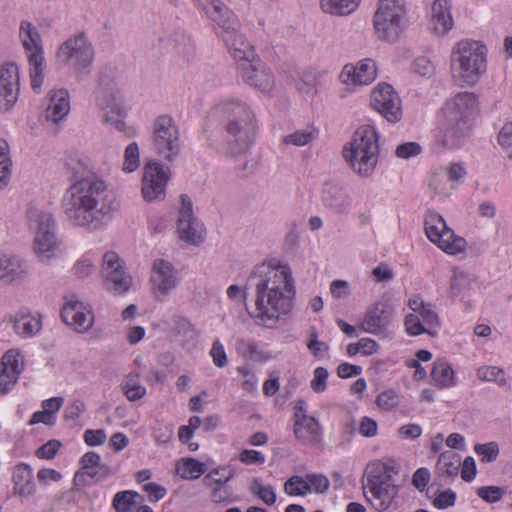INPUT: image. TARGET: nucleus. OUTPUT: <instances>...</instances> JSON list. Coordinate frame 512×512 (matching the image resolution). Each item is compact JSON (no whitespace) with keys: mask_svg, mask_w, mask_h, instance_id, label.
<instances>
[{"mask_svg":"<svg viewBox=\"0 0 512 512\" xmlns=\"http://www.w3.org/2000/svg\"><path fill=\"white\" fill-rule=\"evenodd\" d=\"M205 471V464L194 458H183L176 465V473L183 479H197Z\"/></svg>","mask_w":512,"mask_h":512,"instance_id":"obj_35","label":"nucleus"},{"mask_svg":"<svg viewBox=\"0 0 512 512\" xmlns=\"http://www.w3.org/2000/svg\"><path fill=\"white\" fill-rule=\"evenodd\" d=\"M477 107V98L471 92H461L448 100L443 108L442 143L453 147L469 133V120Z\"/></svg>","mask_w":512,"mask_h":512,"instance_id":"obj_5","label":"nucleus"},{"mask_svg":"<svg viewBox=\"0 0 512 512\" xmlns=\"http://www.w3.org/2000/svg\"><path fill=\"white\" fill-rule=\"evenodd\" d=\"M226 47L234 62L235 69L258 57L254 46L236 26L226 27Z\"/></svg>","mask_w":512,"mask_h":512,"instance_id":"obj_23","label":"nucleus"},{"mask_svg":"<svg viewBox=\"0 0 512 512\" xmlns=\"http://www.w3.org/2000/svg\"><path fill=\"white\" fill-rule=\"evenodd\" d=\"M432 29L436 34H446L453 26L449 0H435L431 9Z\"/></svg>","mask_w":512,"mask_h":512,"instance_id":"obj_29","label":"nucleus"},{"mask_svg":"<svg viewBox=\"0 0 512 512\" xmlns=\"http://www.w3.org/2000/svg\"><path fill=\"white\" fill-rule=\"evenodd\" d=\"M412 69L418 75L426 78L432 77L435 73L434 64L429 58L425 56L416 58L414 60Z\"/></svg>","mask_w":512,"mask_h":512,"instance_id":"obj_52","label":"nucleus"},{"mask_svg":"<svg viewBox=\"0 0 512 512\" xmlns=\"http://www.w3.org/2000/svg\"><path fill=\"white\" fill-rule=\"evenodd\" d=\"M294 435L303 444H316L321 440V428L314 417L294 422Z\"/></svg>","mask_w":512,"mask_h":512,"instance_id":"obj_31","label":"nucleus"},{"mask_svg":"<svg viewBox=\"0 0 512 512\" xmlns=\"http://www.w3.org/2000/svg\"><path fill=\"white\" fill-rule=\"evenodd\" d=\"M328 371L324 367H317L314 371V377L311 381V388L313 391L320 393L326 389Z\"/></svg>","mask_w":512,"mask_h":512,"instance_id":"obj_59","label":"nucleus"},{"mask_svg":"<svg viewBox=\"0 0 512 512\" xmlns=\"http://www.w3.org/2000/svg\"><path fill=\"white\" fill-rule=\"evenodd\" d=\"M321 72L316 70H306L300 73L297 81V89L304 94H311L316 92L320 83Z\"/></svg>","mask_w":512,"mask_h":512,"instance_id":"obj_39","label":"nucleus"},{"mask_svg":"<svg viewBox=\"0 0 512 512\" xmlns=\"http://www.w3.org/2000/svg\"><path fill=\"white\" fill-rule=\"evenodd\" d=\"M420 152L421 146L417 142H407L397 147L396 156L402 159H408L420 154Z\"/></svg>","mask_w":512,"mask_h":512,"instance_id":"obj_61","label":"nucleus"},{"mask_svg":"<svg viewBox=\"0 0 512 512\" xmlns=\"http://www.w3.org/2000/svg\"><path fill=\"white\" fill-rule=\"evenodd\" d=\"M151 282L157 299L168 295L177 284L175 269L172 264L163 259L154 261Z\"/></svg>","mask_w":512,"mask_h":512,"instance_id":"obj_27","label":"nucleus"},{"mask_svg":"<svg viewBox=\"0 0 512 512\" xmlns=\"http://www.w3.org/2000/svg\"><path fill=\"white\" fill-rule=\"evenodd\" d=\"M361 0H320L325 13L332 15H349L356 10Z\"/></svg>","mask_w":512,"mask_h":512,"instance_id":"obj_34","label":"nucleus"},{"mask_svg":"<svg viewBox=\"0 0 512 512\" xmlns=\"http://www.w3.org/2000/svg\"><path fill=\"white\" fill-rule=\"evenodd\" d=\"M398 465L395 460H375L365 468L362 490L367 502L377 511L390 509L398 496L399 486L395 483Z\"/></svg>","mask_w":512,"mask_h":512,"instance_id":"obj_3","label":"nucleus"},{"mask_svg":"<svg viewBox=\"0 0 512 512\" xmlns=\"http://www.w3.org/2000/svg\"><path fill=\"white\" fill-rule=\"evenodd\" d=\"M378 135L372 125H362L352 140L343 148V157L352 170L361 176H370L378 162Z\"/></svg>","mask_w":512,"mask_h":512,"instance_id":"obj_6","label":"nucleus"},{"mask_svg":"<svg viewBox=\"0 0 512 512\" xmlns=\"http://www.w3.org/2000/svg\"><path fill=\"white\" fill-rule=\"evenodd\" d=\"M250 491L267 505H273L276 502L277 497L273 487L264 486L259 478L252 480Z\"/></svg>","mask_w":512,"mask_h":512,"instance_id":"obj_44","label":"nucleus"},{"mask_svg":"<svg viewBox=\"0 0 512 512\" xmlns=\"http://www.w3.org/2000/svg\"><path fill=\"white\" fill-rule=\"evenodd\" d=\"M27 273L25 263L15 256H0V281L10 284L21 279Z\"/></svg>","mask_w":512,"mask_h":512,"instance_id":"obj_30","label":"nucleus"},{"mask_svg":"<svg viewBox=\"0 0 512 512\" xmlns=\"http://www.w3.org/2000/svg\"><path fill=\"white\" fill-rule=\"evenodd\" d=\"M431 378L434 385L441 389L450 388L456 384L454 370L445 360L434 362Z\"/></svg>","mask_w":512,"mask_h":512,"instance_id":"obj_33","label":"nucleus"},{"mask_svg":"<svg viewBox=\"0 0 512 512\" xmlns=\"http://www.w3.org/2000/svg\"><path fill=\"white\" fill-rule=\"evenodd\" d=\"M56 57L63 64L72 63L78 74H88L92 65L94 50L83 33L64 41L58 48Z\"/></svg>","mask_w":512,"mask_h":512,"instance_id":"obj_13","label":"nucleus"},{"mask_svg":"<svg viewBox=\"0 0 512 512\" xmlns=\"http://www.w3.org/2000/svg\"><path fill=\"white\" fill-rule=\"evenodd\" d=\"M138 496L137 492L131 490L117 492L113 498V508L117 512H129Z\"/></svg>","mask_w":512,"mask_h":512,"instance_id":"obj_45","label":"nucleus"},{"mask_svg":"<svg viewBox=\"0 0 512 512\" xmlns=\"http://www.w3.org/2000/svg\"><path fill=\"white\" fill-rule=\"evenodd\" d=\"M121 389L130 401H137L146 394L145 387L138 383V375L130 374L121 384Z\"/></svg>","mask_w":512,"mask_h":512,"instance_id":"obj_41","label":"nucleus"},{"mask_svg":"<svg viewBox=\"0 0 512 512\" xmlns=\"http://www.w3.org/2000/svg\"><path fill=\"white\" fill-rule=\"evenodd\" d=\"M29 220L35 223L34 249L41 261L57 257L60 249L56 237V222L52 214L38 209L28 211Z\"/></svg>","mask_w":512,"mask_h":512,"instance_id":"obj_9","label":"nucleus"},{"mask_svg":"<svg viewBox=\"0 0 512 512\" xmlns=\"http://www.w3.org/2000/svg\"><path fill=\"white\" fill-rule=\"evenodd\" d=\"M19 37L26 51H29L31 86L38 91L44 80V50L37 28L29 21L23 20L19 27Z\"/></svg>","mask_w":512,"mask_h":512,"instance_id":"obj_10","label":"nucleus"},{"mask_svg":"<svg viewBox=\"0 0 512 512\" xmlns=\"http://www.w3.org/2000/svg\"><path fill=\"white\" fill-rule=\"evenodd\" d=\"M460 466V458L458 455L446 452L442 453L439 456L438 463H437V469L442 474H446L448 476H454L458 473Z\"/></svg>","mask_w":512,"mask_h":512,"instance_id":"obj_42","label":"nucleus"},{"mask_svg":"<svg viewBox=\"0 0 512 512\" xmlns=\"http://www.w3.org/2000/svg\"><path fill=\"white\" fill-rule=\"evenodd\" d=\"M377 77V65L371 58L344 65L339 80L342 84L353 87L370 85Z\"/></svg>","mask_w":512,"mask_h":512,"instance_id":"obj_21","label":"nucleus"},{"mask_svg":"<svg viewBox=\"0 0 512 512\" xmlns=\"http://www.w3.org/2000/svg\"><path fill=\"white\" fill-rule=\"evenodd\" d=\"M67 173L71 180H101L89 170L87 163L79 158H70L66 163Z\"/></svg>","mask_w":512,"mask_h":512,"instance_id":"obj_36","label":"nucleus"},{"mask_svg":"<svg viewBox=\"0 0 512 512\" xmlns=\"http://www.w3.org/2000/svg\"><path fill=\"white\" fill-rule=\"evenodd\" d=\"M320 201L324 208L337 215L347 214L352 206V199L346 188L332 181L322 185Z\"/></svg>","mask_w":512,"mask_h":512,"instance_id":"obj_24","label":"nucleus"},{"mask_svg":"<svg viewBox=\"0 0 512 512\" xmlns=\"http://www.w3.org/2000/svg\"><path fill=\"white\" fill-rule=\"evenodd\" d=\"M226 295L228 296L229 300L235 303V305L239 308H246V298L247 293L246 289L242 288L238 285H231L226 290Z\"/></svg>","mask_w":512,"mask_h":512,"instance_id":"obj_55","label":"nucleus"},{"mask_svg":"<svg viewBox=\"0 0 512 512\" xmlns=\"http://www.w3.org/2000/svg\"><path fill=\"white\" fill-rule=\"evenodd\" d=\"M238 459L242 463H245L247 465H253V464L262 465L266 460L264 454L261 453L260 451L249 450V449L243 450L239 454Z\"/></svg>","mask_w":512,"mask_h":512,"instance_id":"obj_60","label":"nucleus"},{"mask_svg":"<svg viewBox=\"0 0 512 512\" xmlns=\"http://www.w3.org/2000/svg\"><path fill=\"white\" fill-rule=\"evenodd\" d=\"M254 112L246 102L230 98L226 101V155L246 154L257 134Z\"/></svg>","mask_w":512,"mask_h":512,"instance_id":"obj_4","label":"nucleus"},{"mask_svg":"<svg viewBox=\"0 0 512 512\" xmlns=\"http://www.w3.org/2000/svg\"><path fill=\"white\" fill-rule=\"evenodd\" d=\"M456 495L451 490L440 492L433 500V505L438 509H446L455 504Z\"/></svg>","mask_w":512,"mask_h":512,"instance_id":"obj_64","label":"nucleus"},{"mask_svg":"<svg viewBox=\"0 0 512 512\" xmlns=\"http://www.w3.org/2000/svg\"><path fill=\"white\" fill-rule=\"evenodd\" d=\"M64 214L78 227L95 231L103 227L112 211L107 185L103 180L74 182L62 200Z\"/></svg>","mask_w":512,"mask_h":512,"instance_id":"obj_2","label":"nucleus"},{"mask_svg":"<svg viewBox=\"0 0 512 512\" xmlns=\"http://www.w3.org/2000/svg\"><path fill=\"white\" fill-rule=\"evenodd\" d=\"M181 208L178 216V233L181 240L199 245L204 241L205 228L203 223L194 216L193 203L189 196L182 194Z\"/></svg>","mask_w":512,"mask_h":512,"instance_id":"obj_18","label":"nucleus"},{"mask_svg":"<svg viewBox=\"0 0 512 512\" xmlns=\"http://www.w3.org/2000/svg\"><path fill=\"white\" fill-rule=\"evenodd\" d=\"M140 165L139 147L136 142L130 143L124 153L123 170L125 172H133Z\"/></svg>","mask_w":512,"mask_h":512,"instance_id":"obj_47","label":"nucleus"},{"mask_svg":"<svg viewBox=\"0 0 512 512\" xmlns=\"http://www.w3.org/2000/svg\"><path fill=\"white\" fill-rule=\"evenodd\" d=\"M373 25L379 40L395 43L407 26L405 1L379 0L373 17Z\"/></svg>","mask_w":512,"mask_h":512,"instance_id":"obj_8","label":"nucleus"},{"mask_svg":"<svg viewBox=\"0 0 512 512\" xmlns=\"http://www.w3.org/2000/svg\"><path fill=\"white\" fill-rule=\"evenodd\" d=\"M70 111L69 93L59 89L49 93V103L45 110V118L54 124L60 123Z\"/></svg>","mask_w":512,"mask_h":512,"instance_id":"obj_28","label":"nucleus"},{"mask_svg":"<svg viewBox=\"0 0 512 512\" xmlns=\"http://www.w3.org/2000/svg\"><path fill=\"white\" fill-rule=\"evenodd\" d=\"M447 176L441 173L433 175L430 186L439 195L447 196L454 189L453 186L447 185Z\"/></svg>","mask_w":512,"mask_h":512,"instance_id":"obj_56","label":"nucleus"},{"mask_svg":"<svg viewBox=\"0 0 512 512\" xmlns=\"http://www.w3.org/2000/svg\"><path fill=\"white\" fill-rule=\"evenodd\" d=\"M394 315L395 311L392 305L384 301H377L366 309L360 327L366 333L388 337Z\"/></svg>","mask_w":512,"mask_h":512,"instance_id":"obj_17","label":"nucleus"},{"mask_svg":"<svg viewBox=\"0 0 512 512\" xmlns=\"http://www.w3.org/2000/svg\"><path fill=\"white\" fill-rule=\"evenodd\" d=\"M152 141L156 153L172 162L180 154L179 129L174 119L167 114L158 116L152 125Z\"/></svg>","mask_w":512,"mask_h":512,"instance_id":"obj_11","label":"nucleus"},{"mask_svg":"<svg viewBox=\"0 0 512 512\" xmlns=\"http://www.w3.org/2000/svg\"><path fill=\"white\" fill-rule=\"evenodd\" d=\"M377 405L380 408L390 410L397 405V394L393 390H386L377 396Z\"/></svg>","mask_w":512,"mask_h":512,"instance_id":"obj_63","label":"nucleus"},{"mask_svg":"<svg viewBox=\"0 0 512 512\" xmlns=\"http://www.w3.org/2000/svg\"><path fill=\"white\" fill-rule=\"evenodd\" d=\"M475 451L482 457L483 462H492L499 454V448L496 442L477 444L475 446Z\"/></svg>","mask_w":512,"mask_h":512,"instance_id":"obj_53","label":"nucleus"},{"mask_svg":"<svg viewBox=\"0 0 512 512\" xmlns=\"http://www.w3.org/2000/svg\"><path fill=\"white\" fill-rule=\"evenodd\" d=\"M62 320L77 332L89 330L94 322L93 313L78 300H69L61 310Z\"/></svg>","mask_w":512,"mask_h":512,"instance_id":"obj_26","label":"nucleus"},{"mask_svg":"<svg viewBox=\"0 0 512 512\" xmlns=\"http://www.w3.org/2000/svg\"><path fill=\"white\" fill-rule=\"evenodd\" d=\"M284 491L290 496H304L311 492V487L306 477L294 475L284 483Z\"/></svg>","mask_w":512,"mask_h":512,"instance_id":"obj_43","label":"nucleus"},{"mask_svg":"<svg viewBox=\"0 0 512 512\" xmlns=\"http://www.w3.org/2000/svg\"><path fill=\"white\" fill-rule=\"evenodd\" d=\"M169 168L160 161L147 162L143 168L142 194L146 201L162 200L169 181Z\"/></svg>","mask_w":512,"mask_h":512,"instance_id":"obj_16","label":"nucleus"},{"mask_svg":"<svg viewBox=\"0 0 512 512\" xmlns=\"http://www.w3.org/2000/svg\"><path fill=\"white\" fill-rule=\"evenodd\" d=\"M95 104L103 112L104 120H111L114 114L123 109L119 91L113 78L105 72L99 74L95 91Z\"/></svg>","mask_w":512,"mask_h":512,"instance_id":"obj_19","label":"nucleus"},{"mask_svg":"<svg viewBox=\"0 0 512 512\" xmlns=\"http://www.w3.org/2000/svg\"><path fill=\"white\" fill-rule=\"evenodd\" d=\"M100 455L96 452L90 451L85 453L81 458V468L76 472L74 481L77 484L86 485L88 482L85 479V473H89L90 470H93L96 466L100 464Z\"/></svg>","mask_w":512,"mask_h":512,"instance_id":"obj_40","label":"nucleus"},{"mask_svg":"<svg viewBox=\"0 0 512 512\" xmlns=\"http://www.w3.org/2000/svg\"><path fill=\"white\" fill-rule=\"evenodd\" d=\"M470 281L462 271H454L450 282V292L453 296L460 295L463 291L469 288Z\"/></svg>","mask_w":512,"mask_h":512,"instance_id":"obj_51","label":"nucleus"},{"mask_svg":"<svg viewBox=\"0 0 512 512\" xmlns=\"http://www.w3.org/2000/svg\"><path fill=\"white\" fill-rule=\"evenodd\" d=\"M306 481L311 487V492L324 493L330 486L328 478L322 474H308Z\"/></svg>","mask_w":512,"mask_h":512,"instance_id":"obj_54","label":"nucleus"},{"mask_svg":"<svg viewBox=\"0 0 512 512\" xmlns=\"http://www.w3.org/2000/svg\"><path fill=\"white\" fill-rule=\"evenodd\" d=\"M315 138V134L311 130H297L283 138V142L287 145L305 146L311 143Z\"/></svg>","mask_w":512,"mask_h":512,"instance_id":"obj_48","label":"nucleus"},{"mask_svg":"<svg viewBox=\"0 0 512 512\" xmlns=\"http://www.w3.org/2000/svg\"><path fill=\"white\" fill-rule=\"evenodd\" d=\"M102 273L107 289L114 294H124L132 285V277L126 269L125 262L114 251H108L103 255Z\"/></svg>","mask_w":512,"mask_h":512,"instance_id":"obj_14","label":"nucleus"},{"mask_svg":"<svg viewBox=\"0 0 512 512\" xmlns=\"http://www.w3.org/2000/svg\"><path fill=\"white\" fill-rule=\"evenodd\" d=\"M487 49L478 41L458 42L451 52V70L453 77L468 85L475 84L487 68Z\"/></svg>","mask_w":512,"mask_h":512,"instance_id":"obj_7","label":"nucleus"},{"mask_svg":"<svg viewBox=\"0 0 512 512\" xmlns=\"http://www.w3.org/2000/svg\"><path fill=\"white\" fill-rule=\"evenodd\" d=\"M371 106L391 123L402 118L400 97L388 83L381 82L374 87L371 92Z\"/></svg>","mask_w":512,"mask_h":512,"instance_id":"obj_15","label":"nucleus"},{"mask_svg":"<svg viewBox=\"0 0 512 512\" xmlns=\"http://www.w3.org/2000/svg\"><path fill=\"white\" fill-rule=\"evenodd\" d=\"M23 359L19 351L8 350L2 357L0 363V393H8L17 383L23 371Z\"/></svg>","mask_w":512,"mask_h":512,"instance_id":"obj_25","label":"nucleus"},{"mask_svg":"<svg viewBox=\"0 0 512 512\" xmlns=\"http://www.w3.org/2000/svg\"><path fill=\"white\" fill-rule=\"evenodd\" d=\"M424 225L428 239L447 254L456 255L465 250V239L455 235L440 214L427 212Z\"/></svg>","mask_w":512,"mask_h":512,"instance_id":"obj_12","label":"nucleus"},{"mask_svg":"<svg viewBox=\"0 0 512 512\" xmlns=\"http://www.w3.org/2000/svg\"><path fill=\"white\" fill-rule=\"evenodd\" d=\"M174 330L179 335H183L188 339H194L196 332L193 325L184 317L177 316L174 318Z\"/></svg>","mask_w":512,"mask_h":512,"instance_id":"obj_57","label":"nucleus"},{"mask_svg":"<svg viewBox=\"0 0 512 512\" xmlns=\"http://www.w3.org/2000/svg\"><path fill=\"white\" fill-rule=\"evenodd\" d=\"M60 447L61 443L58 440H49L47 443L37 449L36 455L42 459H52Z\"/></svg>","mask_w":512,"mask_h":512,"instance_id":"obj_62","label":"nucleus"},{"mask_svg":"<svg viewBox=\"0 0 512 512\" xmlns=\"http://www.w3.org/2000/svg\"><path fill=\"white\" fill-rule=\"evenodd\" d=\"M477 495L488 503H495L503 496V490L496 486H484L477 489Z\"/></svg>","mask_w":512,"mask_h":512,"instance_id":"obj_58","label":"nucleus"},{"mask_svg":"<svg viewBox=\"0 0 512 512\" xmlns=\"http://www.w3.org/2000/svg\"><path fill=\"white\" fill-rule=\"evenodd\" d=\"M236 72L245 84L260 92L268 93L274 88V76L259 56L236 68Z\"/></svg>","mask_w":512,"mask_h":512,"instance_id":"obj_20","label":"nucleus"},{"mask_svg":"<svg viewBox=\"0 0 512 512\" xmlns=\"http://www.w3.org/2000/svg\"><path fill=\"white\" fill-rule=\"evenodd\" d=\"M202 5L208 17L220 28H223L222 1L204 0Z\"/></svg>","mask_w":512,"mask_h":512,"instance_id":"obj_49","label":"nucleus"},{"mask_svg":"<svg viewBox=\"0 0 512 512\" xmlns=\"http://www.w3.org/2000/svg\"><path fill=\"white\" fill-rule=\"evenodd\" d=\"M477 376L483 381H494L500 386H505L507 381L504 371L496 366H483L477 370Z\"/></svg>","mask_w":512,"mask_h":512,"instance_id":"obj_46","label":"nucleus"},{"mask_svg":"<svg viewBox=\"0 0 512 512\" xmlns=\"http://www.w3.org/2000/svg\"><path fill=\"white\" fill-rule=\"evenodd\" d=\"M10 321L13 323L14 331L22 337L33 336L40 330V322L26 314L11 317Z\"/></svg>","mask_w":512,"mask_h":512,"instance_id":"obj_37","label":"nucleus"},{"mask_svg":"<svg viewBox=\"0 0 512 512\" xmlns=\"http://www.w3.org/2000/svg\"><path fill=\"white\" fill-rule=\"evenodd\" d=\"M404 324L406 332L411 336H417L423 333H428L431 336L436 335V332H432L429 329H426L419 317L415 314H408L405 317Z\"/></svg>","mask_w":512,"mask_h":512,"instance_id":"obj_50","label":"nucleus"},{"mask_svg":"<svg viewBox=\"0 0 512 512\" xmlns=\"http://www.w3.org/2000/svg\"><path fill=\"white\" fill-rule=\"evenodd\" d=\"M247 285L255 290L254 308L247 311L257 324L273 328L291 311L295 286L288 266L261 263L252 270Z\"/></svg>","mask_w":512,"mask_h":512,"instance_id":"obj_1","label":"nucleus"},{"mask_svg":"<svg viewBox=\"0 0 512 512\" xmlns=\"http://www.w3.org/2000/svg\"><path fill=\"white\" fill-rule=\"evenodd\" d=\"M11 166L9 144L5 139H0V189L5 188L9 183Z\"/></svg>","mask_w":512,"mask_h":512,"instance_id":"obj_38","label":"nucleus"},{"mask_svg":"<svg viewBox=\"0 0 512 512\" xmlns=\"http://www.w3.org/2000/svg\"><path fill=\"white\" fill-rule=\"evenodd\" d=\"M19 69L14 62H6L0 68V110L9 111L17 102L20 90Z\"/></svg>","mask_w":512,"mask_h":512,"instance_id":"obj_22","label":"nucleus"},{"mask_svg":"<svg viewBox=\"0 0 512 512\" xmlns=\"http://www.w3.org/2000/svg\"><path fill=\"white\" fill-rule=\"evenodd\" d=\"M14 492L19 496H30L35 492L32 469L27 464L18 465L13 473Z\"/></svg>","mask_w":512,"mask_h":512,"instance_id":"obj_32","label":"nucleus"}]
</instances>
